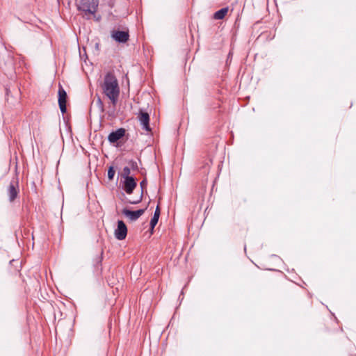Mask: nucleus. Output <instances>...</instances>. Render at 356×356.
<instances>
[{
    "mask_svg": "<svg viewBox=\"0 0 356 356\" xmlns=\"http://www.w3.org/2000/svg\"><path fill=\"white\" fill-rule=\"evenodd\" d=\"M103 93L115 106L120 95V87L116 77L112 73H107L102 84Z\"/></svg>",
    "mask_w": 356,
    "mask_h": 356,
    "instance_id": "obj_1",
    "label": "nucleus"
},
{
    "mask_svg": "<svg viewBox=\"0 0 356 356\" xmlns=\"http://www.w3.org/2000/svg\"><path fill=\"white\" fill-rule=\"evenodd\" d=\"M99 5L98 0H80L78 10L84 13L85 15H95Z\"/></svg>",
    "mask_w": 356,
    "mask_h": 356,
    "instance_id": "obj_2",
    "label": "nucleus"
},
{
    "mask_svg": "<svg viewBox=\"0 0 356 356\" xmlns=\"http://www.w3.org/2000/svg\"><path fill=\"white\" fill-rule=\"evenodd\" d=\"M138 119L140 125L142 126L143 129L147 132H150L151 128L149 126V115L147 112L143 110H140L138 114Z\"/></svg>",
    "mask_w": 356,
    "mask_h": 356,
    "instance_id": "obj_3",
    "label": "nucleus"
},
{
    "mask_svg": "<svg viewBox=\"0 0 356 356\" xmlns=\"http://www.w3.org/2000/svg\"><path fill=\"white\" fill-rule=\"evenodd\" d=\"M58 105L60 110L63 114L67 111L66 102H67V93L63 86L60 84L58 88Z\"/></svg>",
    "mask_w": 356,
    "mask_h": 356,
    "instance_id": "obj_4",
    "label": "nucleus"
},
{
    "mask_svg": "<svg viewBox=\"0 0 356 356\" xmlns=\"http://www.w3.org/2000/svg\"><path fill=\"white\" fill-rule=\"evenodd\" d=\"M111 38L119 43H125L129 39V31H113Z\"/></svg>",
    "mask_w": 356,
    "mask_h": 356,
    "instance_id": "obj_5",
    "label": "nucleus"
},
{
    "mask_svg": "<svg viewBox=\"0 0 356 356\" xmlns=\"http://www.w3.org/2000/svg\"><path fill=\"white\" fill-rule=\"evenodd\" d=\"M115 236L118 240H123L127 234V227L122 220L118 221V227L115 230Z\"/></svg>",
    "mask_w": 356,
    "mask_h": 356,
    "instance_id": "obj_6",
    "label": "nucleus"
},
{
    "mask_svg": "<svg viewBox=\"0 0 356 356\" xmlns=\"http://www.w3.org/2000/svg\"><path fill=\"white\" fill-rule=\"evenodd\" d=\"M145 210L146 208L138 209L137 211H130L127 209H124L122 210V213L131 221H136L145 213Z\"/></svg>",
    "mask_w": 356,
    "mask_h": 356,
    "instance_id": "obj_7",
    "label": "nucleus"
},
{
    "mask_svg": "<svg viewBox=\"0 0 356 356\" xmlns=\"http://www.w3.org/2000/svg\"><path fill=\"white\" fill-rule=\"evenodd\" d=\"M7 193L10 202H13L15 199L17 197L19 193L17 181H13L10 183L7 190Z\"/></svg>",
    "mask_w": 356,
    "mask_h": 356,
    "instance_id": "obj_8",
    "label": "nucleus"
},
{
    "mask_svg": "<svg viewBox=\"0 0 356 356\" xmlns=\"http://www.w3.org/2000/svg\"><path fill=\"white\" fill-rule=\"evenodd\" d=\"M137 183L134 177H128L124 179L123 182V189L127 194H131L136 188Z\"/></svg>",
    "mask_w": 356,
    "mask_h": 356,
    "instance_id": "obj_9",
    "label": "nucleus"
},
{
    "mask_svg": "<svg viewBox=\"0 0 356 356\" xmlns=\"http://www.w3.org/2000/svg\"><path fill=\"white\" fill-rule=\"evenodd\" d=\"M126 130L124 128H119L108 135V140L111 143H114L124 136Z\"/></svg>",
    "mask_w": 356,
    "mask_h": 356,
    "instance_id": "obj_10",
    "label": "nucleus"
},
{
    "mask_svg": "<svg viewBox=\"0 0 356 356\" xmlns=\"http://www.w3.org/2000/svg\"><path fill=\"white\" fill-rule=\"evenodd\" d=\"M140 188H141V193H140V197L138 200H136V201H130L129 203L130 204H136L139 202H140L143 200V193H144V190L146 188L147 186V181L146 179H144L143 180H142L140 183Z\"/></svg>",
    "mask_w": 356,
    "mask_h": 356,
    "instance_id": "obj_11",
    "label": "nucleus"
},
{
    "mask_svg": "<svg viewBox=\"0 0 356 356\" xmlns=\"http://www.w3.org/2000/svg\"><path fill=\"white\" fill-rule=\"evenodd\" d=\"M229 10L228 7L222 8L220 10L216 11L213 14V19H222L227 14Z\"/></svg>",
    "mask_w": 356,
    "mask_h": 356,
    "instance_id": "obj_12",
    "label": "nucleus"
},
{
    "mask_svg": "<svg viewBox=\"0 0 356 356\" xmlns=\"http://www.w3.org/2000/svg\"><path fill=\"white\" fill-rule=\"evenodd\" d=\"M103 252H102L99 255H97L94 260V266L97 270H101L102 261L103 259Z\"/></svg>",
    "mask_w": 356,
    "mask_h": 356,
    "instance_id": "obj_13",
    "label": "nucleus"
},
{
    "mask_svg": "<svg viewBox=\"0 0 356 356\" xmlns=\"http://www.w3.org/2000/svg\"><path fill=\"white\" fill-rule=\"evenodd\" d=\"M130 174H131L130 168L128 166L124 167V168L122 170V177H124V179H127L128 177H132L131 176H130Z\"/></svg>",
    "mask_w": 356,
    "mask_h": 356,
    "instance_id": "obj_14",
    "label": "nucleus"
},
{
    "mask_svg": "<svg viewBox=\"0 0 356 356\" xmlns=\"http://www.w3.org/2000/svg\"><path fill=\"white\" fill-rule=\"evenodd\" d=\"M130 168V170H138V163L136 161H133V160H131L129 161V166Z\"/></svg>",
    "mask_w": 356,
    "mask_h": 356,
    "instance_id": "obj_15",
    "label": "nucleus"
},
{
    "mask_svg": "<svg viewBox=\"0 0 356 356\" xmlns=\"http://www.w3.org/2000/svg\"><path fill=\"white\" fill-rule=\"evenodd\" d=\"M115 173V171L113 167L111 166L108 170V178L109 180H112L113 179Z\"/></svg>",
    "mask_w": 356,
    "mask_h": 356,
    "instance_id": "obj_16",
    "label": "nucleus"
},
{
    "mask_svg": "<svg viewBox=\"0 0 356 356\" xmlns=\"http://www.w3.org/2000/svg\"><path fill=\"white\" fill-rule=\"evenodd\" d=\"M158 220H159V218H156V217H152V218L150 220V227H151V231L152 232L154 227L156 226V225L157 224L158 222Z\"/></svg>",
    "mask_w": 356,
    "mask_h": 356,
    "instance_id": "obj_17",
    "label": "nucleus"
},
{
    "mask_svg": "<svg viewBox=\"0 0 356 356\" xmlns=\"http://www.w3.org/2000/svg\"><path fill=\"white\" fill-rule=\"evenodd\" d=\"M159 216H160V209H159V206H157L155 209L153 216L159 218Z\"/></svg>",
    "mask_w": 356,
    "mask_h": 356,
    "instance_id": "obj_18",
    "label": "nucleus"
},
{
    "mask_svg": "<svg viewBox=\"0 0 356 356\" xmlns=\"http://www.w3.org/2000/svg\"><path fill=\"white\" fill-rule=\"evenodd\" d=\"M97 103L101 107V109L103 111H104V108H103L104 106H103V103H102V101L101 100L100 97L97 98Z\"/></svg>",
    "mask_w": 356,
    "mask_h": 356,
    "instance_id": "obj_19",
    "label": "nucleus"
}]
</instances>
